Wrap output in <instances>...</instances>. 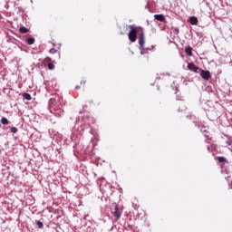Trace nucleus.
<instances>
[{
    "instance_id": "23",
    "label": "nucleus",
    "mask_w": 232,
    "mask_h": 232,
    "mask_svg": "<svg viewBox=\"0 0 232 232\" xmlns=\"http://www.w3.org/2000/svg\"><path fill=\"white\" fill-rule=\"evenodd\" d=\"M75 90H79V86L78 85L75 87Z\"/></svg>"
},
{
    "instance_id": "15",
    "label": "nucleus",
    "mask_w": 232,
    "mask_h": 232,
    "mask_svg": "<svg viewBox=\"0 0 232 232\" xmlns=\"http://www.w3.org/2000/svg\"><path fill=\"white\" fill-rule=\"evenodd\" d=\"M47 68L48 70H55V64H53V63H49L47 64Z\"/></svg>"
},
{
    "instance_id": "18",
    "label": "nucleus",
    "mask_w": 232,
    "mask_h": 232,
    "mask_svg": "<svg viewBox=\"0 0 232 232\" xmlns=\"http://www.w3.org/2000/svg\"><path fill=\"white\" fill-rule=\"evenodd\" d=\"M50 53H57V50L55 48H52L50 50Z\"/></svg>"
},
{
    "instance_id": "16",
    "label": "nucleus",
    "mask_w": 232,
    "mask_h": 232,
    "mask_svg": "<svg viewBox=\"0 0 232 232\" xmlns=\"http://www.w3.org/2000/svg\"><path fill=\"white\" fill-rule=\"evenodd\" d=\"M10 131H11L12 133H17V128H15V127H11V128H10Z\"/></svg>"
},
{
    "instance_id": "12",
    "label": "nucleus",
    "mask_w": 232,
    "mask_h": 232,
    "mask_svg": "<svg viewBox=\"0 0 232 232\" xmlns=\"http://www.w3.org/2000/svg\"><path fill=\"white\" fill-rule=\"evenodd\" d=\"M27 44L32 45L34 43H35V38L30 37L26 40Z\"/></svg>"
},
{
    "instance_id": "5",
    "label": "nucleus",
    "mask_w": 232,
    "mask_h": 232,
    "mask_svg": "<svg viewBox=\"0 0 232 232\" xmlns=\"http://www.w3.org/2000/svg\"><path fill=\"white\" fill-rule=\"evenodd\" d=\"M121 211H119V207H115V211L113 213V217L115 218V220H119V218H121Z\"/></svg>"
},
{
    "instance_id": "21",
    "label": "nucleus",
    "mask_w": 232,
    "mask_h": 232,
    "mask_svg": "<svg viewBox=\"0 0 232 232\" xmlns=\"http://www.w3.org/2000/svg\"><path fill=\"white\" fill-rule=\"evenodd\" d=\"M227 144L228 146H231V142H229V141H227Z\"/></svg>"
},
{
    "instance_id": "7",
    "label": "nucleus",
    "mask_w": 232,
    "mask_h": 232,
    "mask_svg": "<svg viewBox=\"0 0 232 232\" xmlns=\"http://www.w3.org/2000/svg\"><path fill=\"white\" fill-rule=\"evenodd\" d=\"M185 53H187V55H188V57H191L193 55V48L187 47L185 49Z\"/></svg>"
},
{
    "instance_id": "1",
    "label": "nucleus",
    "mask_w": 232,
    "mask_h": 232,
    "mask_svg": "<svg viewBox=\"0 0 232 232\" xmlns=\"http://www.w3.org/2000/svg\"><path fill=\"white\" fill-rule=\"evenodd\" d=\"M130 32L128 34L129 41L130 43H135L137 41V35H140V31L142 32L144 29L140 26H135V24L129 25Z\"/></svg>"
},
{
    "instance_id": "10",
    "label": "nucleus",
    "mask_w": 232,
    "mask_h": 232,
    "mask_svg": "<svg viewBox=\"0 0 232 232\" xmlns=\"http://www.w3.org/2000/svg\"><path fill=\"white\" fill-rule=\"evenodd\" d=\"M23 97H24V99H25L26 101H32V95H30V93H28V92H24V93H23Z\"/></svg>"
},
{
    "instance_id": "13",
    "label": "nucleus",
    "mask_w": 232,
    "mask_h": 232,
    "mask_svg": "<svg viewBox=\"0 0 232 232\" xmlns=\"http://www.w3.org/2000/svg\"><path fill=\"white\" fill-rule=\"evenodd\" d=\"M1 123L4 124V125H6V124H10V121L5 117H3L1 119Z\"/></svg>"
},
{
    "instance_id": "6",
    "label": "nucleus",
    "mask_w": 232,
    "mask_h": 232,
    "mask_svg": "<svg viewBox=\"0 0 232 232\" xmlns=\"http://www.w3.org/2000/svg\"><path fill=\"white\" fill-rule=\"evenodd\" d=\"M189 23L190 24L197 25L198 24V18H197L196 16H190Z\"/></svg>"
},
{
    "instance_id": "4",
    "label": "nucleus",
    "mask_w": 232,
    "mask_h": 232,
    "mask_svg": "<svg viewBox=\"0 0 232 232\" xmlns=\"http://www.w3.org/2000/svg\"><path fill=\"white\" fill-rule=\"evenodd\" d=\"M188 68L191 70V72H194L195 73H198V72H200V68H198V66L195 65V63H188Z\"/></svg>"
},
{
    "instance_id": "24",
    "label": "nucleus",
    "mask_w": 232,
    "mask_h": 232,
    "mask_svg": "<svg viewBox=\"0 0 232 232\" xmlns=\"http://www.w3.org/2000/svg\"><path fill=\"white\" fill-rule=\"evenodd\" d=\"M177 99H178L179 101H180V99L179 98V96H177Z\"/></svg>"
},
{
    "instance_id": "20",
    "label": "nucleus",
    "mask_w": 232,
    "mask_h": 232,
    "mask_svg": "<svg viewBox=\"0 0 232 232\" xmlns=\"http://www.w3.org/2000/svg\"><path fill=\"white\" fill-rule=\"evenodd\" d=\"M46 60H47V61H52V58L47 57Z\"/></svg>"
},
{
    "instance_id": "17",
    "label": "nucleus",
    "mask_w": 232,
    "mask_h": 232,
    "mask_svg": "<svg viewBox=\"0 0 232 232\" xmlns=\"http://www.w3.org/2000/svg\"><path fill=\"white\" fill-rule=\"evenodd\" d=\"M218 162H220V163L226 162V158L225 157H219L218 158Z\"/></svg>"
},
{
    "instance_id": "8",
    "label": "nucleus",
    "mask_w": 232,
    "mask_h": 232,
    "mask_svg": "<svg viewBox=\"0 0 232 232\" xmlns=\"http://www.w3.org/2000/svg\"><path fill=\"white\" fill-rule=\"evenodd\" d=\"M35 224H36L38 229H43V227H44V224L43 223V221L35 220Z\"/></svg>"
},
{
    "instance_id": "11",
    "label": "nucleus",
    "mask_w": 232,
    "mask_h": 232,
    "mask_svg": "<svg viewBox=\"0 0 232 232\" xmlns=\"http://www.w3.org/2000/svg\"><path fill=\"white\" fill-rule=\"evenodd\" d=\"M20 34H28V28L22 26L19 28Z\"/></svg>"
},
{
    "instance_id": "22",
    "label": "nucleus",
    "mask_w": 232,
    "mask_h": 232,
    "mask_svg": "<svg viewBox=\"0 0 232 232\" xmlns=\"http://www.w3.org/2000/svg\"><path fill=\"white\" fill-rule=\"evenodd\" d=\"M145 50H148V52H150V50H151L150 48H145Z\"/></svg>"
},
{
    "instance_id": "14",
    "label": "nucleus",
    "mask_w": 232,
    "mask_h": 232,
    "mask_svg": "<svg viewBox=\"0 0 232 232\" xmlns=\"http://www.w3.org/2000/svg\"><path fill=\"white\" fill-rule=\"evenodd\" d=\"M140 54L141 55H146V53H150V52H148V49H146V48H140Z\"/></svg>"
},
{
    "instance_id": "9",
    "label": "nucleus",
    "mask_w": 232,
    "mask_h": 232,
    "mask_svg": "<svg viewBox=\"0 0 232 232\" xmlns=\"http://www.w3.org/2000/svg\"><path fill=\"white\" fill-rule=\"evenodd\" d=\"M154 19H156V21H164V14H155Z\"/></svg>"
},
{
    "instance_id": "2",
    "label": "nucleus",
    "mask_w": 232,
    "mask_h": 232,
    "mask_svg": "<svg viewBox=\"0 0 232 232\" xmlns=\"http://www.w3.org/2000/svg\"><path fill=\"white\" fill-rule=\"evenodd\" d=\"M199 72L202 79H204L205 81H209V79H211V72L209 71L200 69Z\"/></svg>"
},
{
    "instance_id": "19",
    "label": "nucleus",
    "mask_w": 232,
    "mask_h": 232,
    "mask_svg": "<svg viewBox=\"0 0 232 232\" xmlns=\"http://www.w3.org/2000/svg\"><path fill=\"white\" fill-rule=\"evenodd\" d=\"M81 84H83V85L86 84V80H82Z\"/></svg>"
},
{
    "instance_id": "3",
    "label": "nucleus",
    "mask_w": 232,
    "mask_h": 232,
    "mask_svg": "<svg viewBox=\"0 0 232 232\" xmlns=\"http://www.w3.org/2000/svg\"><path fill=\"white\" fill-rule=\"evenodd\" d=\"M144 43H146V41L144 40V30H143V31H140V35H139L140 48H144Z\"/></svg>"
}]
</instances>
